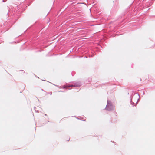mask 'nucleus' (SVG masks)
<instances>
[{
    "mask_svg": "<svg viewBox=\"0 0 155 155\" xmlns=\"http://www.w3.org/2000/svg\"><path fill=\"white\" fill-rule=\"evenodd\" d=\"M50 94H51V93H50Z\"/></svg>",
    "mask_w": 155,
    "mask_h": 155,
    "instance_id": "nucleus-17",
    "label": "nucleus"
},
{
    "mask_svg": "<svg viewBox=\"0 0 155 155\" xmlns=\"http://www.w3.org/2000/svg\"><path fill=\"white\" fill-rule=\"evenodd\" d=\"M114 106L113 105L112 103L110 101L107 100V105L106 106L105 109L109 111H111L114 110Z\"/></svg>",
    "mask_w": 155,
    "mask_h": 155,
    "instance_id": "nucleus-1",
    "label": "nucleus"
},
{
    "mask_svg": "<svg viewBox=\"0 0 155 155\" xmlns=\"http://www.w3.org/2000/svg\"><path fill=\"white\" fill-rule=\"evenodd\" d=\"M84 58H87V56H84Z\"/></svg>",
    "mask_w": 155,
    "mask_h": 155,
    "instance_id": "nucleus-15",
    "label": "nucleus"
},
{
    "mask_svg": "<svg viewBox=\"0 0 155 155\" xmlns=\"http://www.w3.org/2000/svg\"><path fill=\"white\" fill-rule=\"evenodd\" d=\"M2 25H1V26H0V30H2Z\"/></svg>",
    "mask_w": 155,
    "mask_h": 155,
    "instance_id": "nucleus-7",
    "label": "nucleus"
},
{
    "mask_svg": "<svg viewBox=\"0 0 155 155\" xmlns=\"http://www.w3.org/2000/svg\"><path fill=\"white\" fill-rule=\"evenodd\" d=\"M35 112H38V110H35Z\"/></svg>",
    "mask_w": 155,
    "mask_h": 155,
    "instance_id": "nucleus-11",
    "label": "nucleus"
},
{
    "mask_svg": "<svg viewBox=\"0 0 155 155\" xmlns=\"http://www.w3.org/2000/svg\"><path fill=\"white\" fill-rule=\"evenodd\" d=\"M67 86H64L63 87V88L64 89H65V88H67Z\"/></svg>",
    "mask_w": 155,
    "mask_h": 155,
    "instance_id": "nucleus-8",
    "label": "nucleus"
},
{
    "mask_svg": "<svg viewBox=\"0 0 155 155\" xmlns=\"http://www.w3.org/2000/svg\"><path fill=\"white\" fill-rule=\"evenodd\" d=\"M138 100H139V99H137V101H136V103H135L134 102H133L132 98H131L130 99V103L133 106H135L136 104L137 103V102Z\"/></svg>",
    "mask_w": 155,
    "mask_h": 155,
    "instance_id": "nucleus-2",
    "label": "nucleus"
},
{
    "mask_svg": "<svg viewBox=\"0 0 155 155\" xmlns=\"http://www.w3.org/2000/svg\"><path fill=\"white\" fill-rule=\"evenodd\" d=\"M21 71H22V73H25V71L23 70H21Z\"/></svg>",
    "mask_w": 155,
    "mask_h": 155,
    "instance_id": "nucleus-10",
    "label": "nucleus"
},
{
    "mask_svg": "<svg viewBox=\"0 0 155 155\" xmlns=\"http://www.w3.org/2000/svg\"><path fill=\"white\" fill-rule=\"evenodd\" d=\"M45 115L46 116V114H45Z\"/></svg>",
    "mask_w": 155,
    "mask_h": 155,
    "instance_id": "nucleus-16",
    "label": "nucleus"
},
{
    "mask_svg": "<svg viewBox=\"0 0 155 155\" xmlns=\"http://www.w3.org/2000/svg\"><path fill=\"white\" fill-rule=\"evenodd\" d=\"M12 13L13 12H12V10H11V9L9 10V9H8L7 12V15L8 14L9 15H10V14H11V15H12Z\"/></svg>",
    "mask_w": 155,
    "mask_h": 155,
    "instance_id": "nucleus-4",
    "label": "nucleus"
},
{
    "mask_svg": "<svg viewBox=\"0 0 155 155\" xmlns=\"http://www.w3.org/2000/svg\"><path fill=\"white\" fill-rule=\"evenodd\" d=\"M35 108H36V107H34V108L35 109Z\"/></svg>",
    "mask_w": 155,
    "mask_h": 155,
    "instance_id": "nucleus-19",
    "label": "nucleus"
},
{
    "mask_svg": "<svg viewBox=\"0 0 155 155\" xmlns=\"http://www.w3.org/2000/svg\"><path fill=\"white\" fill-rule=\"evenodd\" d=\"M93 56V55H90V56H89V57H92Z\"/></svg>",
    "mask_w": 155,
    "mask_h": 155,
    "instance_id": "nucleus-12",
    "label": "nucleus"
},
{
    "mask_svg": "<svg viewBox=\"0 0 155 155\" xmlns=\"http://www.w3.org/2000/svg\"><path fill=\"white\" fill-rule=\"evenodd\" d=\"M59 92H63V91H59Z\"/></svg>",
    "mask_w": 155,
    "mask_h": 155,
    "instance_id": "nucleus-13",
    "label": "nucleus"
},
{
    "mask_svg": "<svg viewBox=\"0 0 155 155\" xmlns=\"http://www.w3.org/2000/svg\"><path fill=\"white\" fill-rule=\"evenodd\" d=\"M50 94H51V93H50Z\"/></svg>",
    "mask_w": 155,
    "mask_h": 155,
    "instance_id": "nucleus-18",
    "label": "nucleus"
},
{
    "mask_svg": "<svg viewBox=\"0 0 155 155\" xmlns=\"http://www.w3.org/2000/svg\"><path fill=\"white\" fill-rule=\"evenodd\" d=\"M74 85L75 87H79L81 85V83L80 82H77L75 83Z\"/></svg>",
    "mask_w": 155,
    "mask_h": 155,
    "instance_id": "nucleus-3",
    "label": "nucleus"
},
{
    "mask_svg": "<svg viewBox=\"0 0 155 155\" xmlns=\"http://www.w3.org/2000/svg\"><path fill=\"white\" fill-rule=\"evenodd\" d=\"M7 0H2V2H5Z\"/></svg>",
    "mask_w": 155,
    "mask_h": 155,
    "instance_id": "nucleus-9",
    "label": "nucleus"
},
{
    "mask_svg": "<svg viewBox=\"0 0 155 155\" xmlns=\"http://www.w3.org/2000/svg\"><path fill=\"white\" fill-rule=\"evenodd\" d=\"M54 84V85H55V86H56V87H58L59 88H62V87H59L58 86V85H55V84Z\"/></svg>",
    "mask_w": 155,
    "mask_h": 155,
    "instance_id": "nucleus-6",
    "label": "nucleus"
},
{
    "mask_svg": "<svg viewBox=\"0 0 155 155\" xmlns=\"http://www.w3.org/2000/svg\"><path fill=\"white\" fill-rule=\"evenodd\" d=\"M74 86V85H71L68 86V87H75V86Z\"/></svg>",
    "mask_w": 155,
    "mask_h": 155,
    "instance_id": "nucleus-5",
    "label": "nucleus"
},
{
    "mask_svg": "<svg viewBox=\"0 0 155 155\" xmlns=\"http://www.w3.org/2000/svg\"><path fill=\"white\" fill-rule=\"evenodd\" d=\"M79 91V90H77L76 91Z\"/></svg>",
    "mask_w": 155,
    "mask_h": 155,
    "instance_id": "nucleus-14",
    "label": "nucleus"
}]
</instances>
